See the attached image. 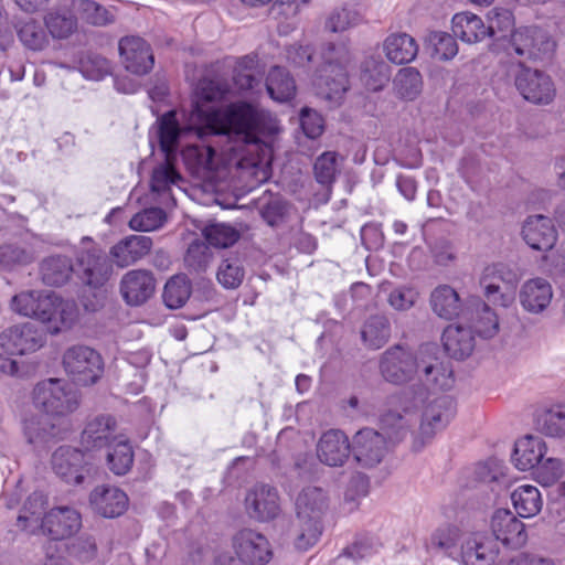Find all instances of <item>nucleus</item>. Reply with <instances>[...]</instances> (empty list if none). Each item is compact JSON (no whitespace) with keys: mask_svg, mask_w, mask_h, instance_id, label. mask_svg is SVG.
<instances>
[{"mask_svg":"<svg viewBox=\"0 0 565 565\" xmlns=\"http://www.w3.org/2000/svg\"><path fill=\"white\" fill-rule=\"evenodd\" d=\"M228 90L225 81L218 77H203L196 84L191 109L183 111L182 125L177 119L174 110L158 118L157 137L167 158L175 152L180 139L188 136L204 139L207 136L224 135L245 145H255L260 140L264 115L254 105L236 102L223 110L205 106L206 103L221 100Z\"/></svg>","mask_w":565,"mask_h":565,"instance_id":"nucleus-1","label":"nucleus"},{"mask_svg":"<svg viewBox=\"0 0 565 565\" xmlns=\"http://www.w3.org/2000/svg\"><path fill=\"white\" fill-rule=\"evenodd\" d=\"M12 309L45 324V333L56 334L68 329L77 319V307L73 300H64L54 292H21L13 297Z\"/></svg>","mask_w":565,"mask_h":565,"instance_id":"nucleus-2","label":"nucleus"},{"mask_svg":"<svg viewBox=\"0 0 565 565\" xmlns=\"http://www.w3.org/2000/svg\"><path fill=\"white\" fill-rule=\"evenodd\" d=\"M45 499L46 497H25L17 525L30 532L41 527L54 541L75 534L82 525L81 514L68 507H57L44 513Z\"/></svg>","mask_w":565,"mask_h":565,"instance_id":"nucleus-3","label":"nucleus"},{"mask_svg":"<svg viewBox=\"0 0 565 565\" xmlns=\"http://www.w3.org/2000/svg\"><path fill=\"white\" fill-rule=\"evenodd\" d=\"M507 467L495 458H491L486 462H479L473 468L463 471L461 488L466 491H478L480 493L500 494L507 492L509 494H523L539 490L529 483H522L521 479H512L505 473Z\"/></svg>","mask_w":565,"mask_h":565,"instance_id":"nucleus-4","label":"nucleus"},{"mask_svg":"<svg viewBox=\"0 0 565 565\" xmlns=\"http://www.w3.org/2000/svg\"><path fill=\"white\" fill-rule=\"evenodd\" d=\"M323 63L313 79L317 94L333 103L340 104L349 88L347 64L350 62V51L345 43H328L322 51Z\"/></svg>","mask_w":565,"mask_h":565,"instance_id":"nucleus-5","label":"nucleus"},{"mask_svg":"<svg viewBox=\"0 0 565 565\" xmlns=\"http://www.w3.org/2000/svg\"><path fill=\"white\" fill-rule=\"evenodd\" d=\"M327 497H297L296 518L286 531V540L298 551H308L319 541Z\"/></svg>","mask_w":565,"mask_h":565,"instance_id":"nucleus-6","label":"nucleus"},{"mask_svg":"<svg viewBox=\"0 0 565 565\" xmlns=\"http://www.w3.org/2000/svg\"><path fill=\"white\" fill-rule=\"evenodd\" d=\"M232 546L237 558L222 554L214 565H266L274 555L268 539L252 529L238 531L232 539Z\"/></svg>","mask_w":565,"mask_h":565,"instance_id":"nucleus-7","label":"nucleus"},{"mask_svg":"<svg viewBox=\"0 0 565 565\" xmlns=\"http://www.w3.org/2000/svg\"><path fill=\"white\" fill-rule=\"evenodd\" d=\"M33 403L46 415L65 416L79 406V393L60 379H47L33 390Z\"/></svg>","mask_w":565,"mask_h":565,"instance_id":"nucleus-8","label":"nucleus"},{"mask_svg":"<svg viewBox=\"0 0 565 565\" xmlns=\"http://www.w3.org/2000/svg\"><path fill=\"white\" fill-rule=\"evenodd\" d=\"M456 415V404L448 395L430 401L423 411L418 430L413 434L412 448L420 451L444 430Z\"/></svg>","mask_w":565,"mask_h":565,"instance_id":"nucleus-9","label":"nucleus"},{"mask_svg":"<svg viewBox=\"0 0 565 565\" xmlns=\"http://www.w3.org/2000/svg\"><path fill=\"white\" fill-rule=\"evenodd\" d=\"M83 244L76 252L75 275L86 286L102 287L110 277L113 265L107 254L92 238L84 237Z\"/></svg>","mask_w":565,"mask_h":565,"instance_id":"nucleus-10","label":"nucleus"},{"mask_svg":"<svg viewBox=\"0 0 565 565\" xmlns=\"http://www.w3.org/2000/svg\"><path fill=\"white\" fill-rule=\"evenodd\" d=\"M555 49L556 43L547 31L539 26H523L511 33L508 52L525 61H546Z\"/></svg>","mask_w":565,"mask_h":565,"instance_id":"nucleus-11","label":"nucleus"},{"mask_svg":"<svg viewBox=\"0 0 565 565\" xmlns=\"http://www.w3.org/2000/svg\"><path fill=\"white\" fill-rule=\"evenodd\" d=\"M63 366L68 376L78 385L95 384L104 372L100 354L86 345H73L63 354Z\"/></svg>","mask_w":565,"mask_h":565,"instance_id":"nucleus-12","label":"nucleus"},{"mask_svg":"<svg viewBox=\"0 0 565 565\" xmlns=\"http://www.w3.org/2000/svg\"><path fill=\"white\" fill-rule=\"evenodd\" d=\"M51 463L55 475L68 484L95 483L94 468L86 462L84 452L77 448L58 447L52 455Z\"/></svg>","mask_w":565,"mask_h":565,"instance_id":"nucleus-13","label":"nucleus"},{"mask_svg":"<svg viewBox=\"0 0 565 565\" xmlns=\"http://www.w3.org/2000/svg\"><path fill=\"white\" fill-rule=\"evenodd\" d=\"M416 379L427 390H448L452 385V370L441 360L440 350L435 343L418 348V372Z\"/></svg>","mask_w":565,"mask_h":565,"instance_id":"nucleus-14","label":"nucleus"},{"mask_svg":"<svg viewBox=\"0 0 565 565\" xmlns=\"http://www.w3.org/2000/svg\"><path fill=\"white\" fill-rule=\"evenodd\" d=\"M514 84L521 96L535 105H548L556 96V87L552 77L545 72L519 65Z\"/></svg>","mask_w":565,"mask_h":565,"instance_id":"nucleus-15","label":"nucleus"},{"mask_svg":"<svg viewBox=\"0 0 565 565\" xmlns=\"http://www.w3.org/2000/svg\"><path fill=\"white\" fill-rule=\"evenodd\" d=\"M380 371L390 383L404 384L416 379L418 372V349L415 352L394 345L381 356Z\"/></svg>","mask_w":565,"mask_h":565,"instance_id":"nucleus-16","label":"nucleus"},{"mask_svg":"<svg viewBox=\"0 0 565 565\" xmlns=\"http://www.w3.org/2000/svg\"><path fill=\"white\" fill-rule=\"evenodd\" d=\"M44 328L35 322L12 326L0 333V348L9 354H28L35 352L45 343Z\"/></svg>","mask_w":565,"mask_h":565,"instance_id":"nucleus-17","label":"nucleus"},{"mask_svg":"<svg viewBox=\"0 0 565 565\" xmlns=\"http://www.w3.org/2000/svg\"><path fill=\"white\" fill-rule=\"evenodd\" d=\"M391 450L384 434L373 429H360L352 438V455L358 465L373 468L381 463Z\"/></svg>","mask_w":565,"mask_h":565,"instance_id":"nucleus-18","label":"nucleus"},{"mask_svg":"<svg viewBox=\"0 0 565 565\" xmlns=\"http://www.w3.org/2000/svg\"><path fill=\"white\" fill-rule=\"evenodd\" d=\"M119 54L126 70L136 75L148 74L154 65L151 46L138 35H127L119 40Z\"/></svg>","mask_w":565,"mask_h":565,"instance_id":"nucleus-19","label":"nucleus"},{"mask_svg":"<svg viewBox=\"0 0 565 565\" xmlns=\"http://www.w3.org/2000/svg\"><path fill=\"white\" fill-rule=\"evenodd\" d=\"M491 529L497 544L500 541L511 548H520L527 541L524 523L518 520L511 511H495L492 516Z\"/></svg>","mask_w":565,"mask_h":565,"instance_id":"nucleus-20","label":"nucleus"},{"mask_svg":"<svg viewBox=\"0 0 565 565\" xmlns=\"http://www.w3.org/2000/svg\"><path fill=\"white\" fill-rule=\"evenodd\" d=\"M156 279L151 271L134 269L126 273L120 281V292L130 306L146 302L154 292Z\"/></svg>","mask_w":565,"mask_h":565,"instance_id":"nucleus-21","label":"nucleus"},{"mask_svg":"<svg viewBox=\"0 0 565 565\" xmlns=\"http://www.w3.org/2000/svg\"><path fill=\"white\" fill-rule=\"evenodd\" d=\"M352 452V443L339 429H330L322 434L317 445L319 460L330 467L342 466Z\"/></svg>","mask_w":565,"mask_h":565,"instance_id":"nucleus-22","label":"nucleus"},{"mask_svg":"<svg viewBox=\"0 0 565 565\" xmlns=\"http://www.w3.org/2000/svg\"><path fill=\"white\" fill-rule=\"evenodd\" d=\"M522 235L525 243L533 249L547 252L557 241V231L552 220L544 215H531L523 224Z\"/></svg>","mask_w":565,"mask_h":565,"instance_id":"nucleus-23","label":"nucleus"},{"mask_svg":"<svg viewBox=\"0 0 565 565\" xmlns=\"http://www.w3.org/2000/svg\"><path fill=\"white\" fill-rule=\"evenodd\" d=\"M152 247V239L145 235H129L120 239L110 248V256L115 265L126 268L143 258Z\"/></svg>","mask_w":565,"mask_h":565,"instance_id":"nucleus-24","label":"nucleus"},{"mask_svg":"<svg viewBox=\"0 0 565 565\" xmlns=\"http://www.w3.org/2000/svg\"><path fill=\"white\" fill-rule=\"evenodd\" d=\"M116 419L110 415H100L87 423L82 433L81 443L86 449H99L118 440L115 436Z\"/></svg>","mask_w":565,"mask_h":565,"instance_id":"nucleus-25","label":"nucleus"},{"mask_svg":"<svg viewBox=\"0 0 565 565\" xmlns=\"http://www.w3.org/2000/svg\"><path fill=\"white\" fill-rule=\"evenodd\" d=\"M498 544L491 536L476 533L461 547L465 565H492L498 556Z\"/></svg>","mask_w":565,"mask_h":565,"instance_id":"nucleus-26","label":"nucleus"},{"mask_svg":"<svg viewBox=\"0 0 565 565\" xmlns=\"http://www.w3.org/2000/svg\"><path fill=\"white\" fill-rule=\"evenodd\" d=\"M552 298V286L544 278L526 280L522 285L519 294L522 308L534 315L543 312L550 306Z\"/></svg>","mask_w":565,"mask_h":565,"instance_id":"nucleus-27","label":"nucleus"},{"mask_svg":"<svg viewBox=\"0 0 565 565\" xmlns=\"http://www.w3.org/2000/svg\"><path fill=\"white\" fill-rule=\"evenodd\" d=\"M545 451L546 445L540 437L526 435L515 441L511 459L516 469L526 471L541 462Z\"/></svg>","mask_w":565,"mask_h":565,"instance_id":"nucleus-28","label":"nucleus"},{"mask_svg":"<svg viewBox=\"0 0 565 565\" xmlns=\"http://www.w3.org/2000/svg\"><path fill=\"white\" fill-rule=\"evenodd\" d=\"M473 332L471 327L448 326L443 333V343L449 356L456 360L468 358L475 349Z\"/></svg>","mask_w":565,"mask_h":565,"instance_id":"nucleus-29","label":"nucleus"},{"mask_svg":"<svg viewBox=\"0 0 565 565\" xmlns=\"http://www.w3.org/2000/svg\"><path fill=\"white\" fill-rule=\"evenodd\" d=\"M383 50L390 62L402 65L415 60L418 53V44L407 33H392L385 39Z\"/></svg>","mask_w":565,"mask_h":565,"instance_id":"nucleus-30","label":"nucleus"},{"mask_svg":"<svg viewBox=\"0 0 565 565\" xmlns=\"http://www.w3.org/2000/svg\"><path fill=\"white\" fill-rule=\"evenodd\" d=\"M23 430L29 444L35 448H43L54 441L60 428L46 415H32L24 420Z\"/></svg>","mask_w":565,"mask_h":565,"instance_id":"nucleus-31","label":"nucleus"},{"mask_svg":"<svg viewBox=\"0 0 565 565\" xmlns=\"http://www.w3.org/2000/svg\"><path fill=\"white\" fill-rule=\"evenodd\" d=\"M433 311L440 318L450 320L462 311V302L458 292L449 285L436 287L430 295Z\"/></svg>","mask_w":565,"mask_h":565,"instance_id":"nucleus-32","label":"nucleus"},{"mask_svg":"<svg viewBox=\"0 0 565 565\" xmlns=\"http://www.w3.org/2000/svg\"><path fill=\"white\" fill-rule=\"evenodd\" d=\"M40 271L45 285L58 287L68 281L75 268L67 256L53 255L42 260Z\"/></svg>","mask_w":565,"mask_h":565,"instance_id":"nucleus-33","label":"nucleus"},{"mask_svg":"<svg viewBox=\"0 0 565 565\" xmlns=\"http://www.w3.org/2000/svg\"><path fill=\"white\" fill-rule=\"evenodd\" d=\"M454 35L467 43H476L487 38L488 31L482 19L470 12H460L452 18Z\"/></svg>","mask_w":565,"mask_h":565,"instance_id":"nucleus-34","label":"nucleus"},{"mask_svg":"<svg viewBox=\"0 0 565 565\" xmlns=\"http://www.w3.org/2000/svg\"><path fill=\"white\" fill-rule=\"evenodd\" d=\"M265 85L268 95L279 103L292 99L296 94L294 78L290 76L289 72L281 66L270 68Z\"/></svg>","mask_w":565,"mask_h":565,"instance_id":"nucleus-35","label":"nucleus"},{"mask_svg":"<svg viewBox=\"0 0 565 565\" xmlns=\"http://www.w3.org/2000/svg\"><path fill=\"white\" fill-rule=\"evenodd\" d=\"M414 422L415 418L408 412L401 414L398 412L390 411L381 416L380 428L390 445H395L407 436V433Z\"/></svg>","mask_w":565,"mask_h":565,"instance_id":"nucleus-36","label":"nucleus"},{"mask_svg":"<svg viewBox=\"0 0 565 565\" xmlns=\"http://www.w3.org/2000/svg\"><path fill=\"white\" fill-rule=\"evenodd\" d=\"M471 313V329L482 338H492L499 331L497 313L481 299H475Z\"/></svg>","mask_w":565,"mask_h":565,"instance_id":"nucleus-37","label":"nucleus"},{"mask_svg":"<svg viewBox=\"0 0 565 565\" xmlns=\"http://www.w3.org/2000/svg\"><path fill=\"white\" fill-rule=\"evenodd\" d=\"M391 327L384 316H372L363 324L361 338L363 343L373 350L382 348L390 339Z\"/></svg>","mask_w":565,"mask_h":565,"instance_id":"nucleus-38","label":"nucleus"},{"mask_svg":"<svg viewBox=\"0 0 565 565\" xmlns=\"http://www.w3.org/2000/svg\"><path fill=\"white\" fill-rule=\"evenodd\" d=\"M192 294V284L185 275H175L164 285L162 299L169 309L182 308Z\"/></svg>","mask_w":565,"mask_h":565,"instance_id":"nucleus-39","label":"nucleus"},{"mask_svg":"<svg viewBox=\"0 0 565 565\" xmlns=\"http://www.w3.org/2000/svg\"><path fill=\"white\" fill-rule=\"evenodd\" d=\"M47 32L53 39L70 38L77 30L76 17L65 10L51 11L44 17Z\"/></svg>","mask_w":565,"mask_h":565,"instance_id":"nucleus-40","label":"nucleus"},{"mask_svg":"<svg viewBox=\"0 0 565 565\" xmlns=\"http://www.w3.org/2000/svg\"><path fill=\"white\" fill-rule=\"evenodd\" d=\"M245 274L242 259L236 255H231L221 262L216 278L225 289L233 290L242 285Z\"/></svg>","mask_w":565,"mask_h":565,"instance_id":"nucleus-41","label":"nucleus"},{"mask_svg":"<svg viewBox=\"0 0 565 565\" xmlns=\"http://www.w3.org/2000/svg\"><path fill=\"white\" fill-rule=\"evenodd\" d=\"M15 29L22 44L30 50L41 51L49 43L46 31L34 19L19 22Z\"/></svg>","mask_w":565,"mask_h":565,"instance_id":"nucleus-42","label":"nucleus"},{"mask_svg":"<svg viewBox=\"0 0 565 565\" xmlns=\"http://www.w3.org/2000/svg\"><path fill=\"white\" fill-rule=\"evenodd\" d=\"M391 78L388 65L376 58H369L362 65V81L367 89L377 92L382 89Z\"/></svg>","mask_w":565,"mask_h":565,"instance_id":"nucleus-43","label":"nucleus"},{"mask_svg":"<svg viewBox=\"0 0 565 565\" xmlns=\"http://www.w3.org/2000/svg\"><path fill=\"white\" fill-rule=\"evenodd\" d=\"M480 287L483 291L488 290V285L497 286H518V274L504 264H493L487 266L480 277Z\"/></svg>","mask_w":565,"mask_h":565,"instance_id":"nucleus-44","label":"nucleus"},{"mask_svg":"<svg viewBox=\"0 0 565 565\" xmlns=\"http://www.w3.org/2000/svg\"><path fill=\"white\" fill-rule=\"evenodd\" d=\"M279 497H246L248 515L259 522L275 519L280 512Z\"/></svg>","mask_w":565,"mask_h":565,"instance_id":"nucleus-45","label":"nucleus"},{"mask_svg":"<svg viewBox=\"0 0 565 565\" xmlns=\"http://www.w3.org/2000/svg\"><path fill=\"white\" fill-rule=\"evenodd\" d=\"M288 202L279 195H270L269 199H260L259 214L262 218L271 227L282 224L289 213Z\"/></svg>","mask_w":565,"mask_h":565,"instance_id":"nucleus-46","label":"nucleus"},{"mask_svg":"<svg viewBox=\"0 0 565 565\" xmlns=\"http://www.w3.org/2000/svg\"><path fill=\"white\" fill-rule=\"evenodd\" d=\"M134 462L132 447L127 439H118L107 454L109 469L118 475L127 473Z\"/></svg>","mask_w":565,"mask_h":565,"instance_id":"nucleus-47","label":"nucleus"},{"mask_svg":"<svg viewBox=\"0 0 565 565\" xmlns=\"http://www.w3.org/2000/svg\"><path fill=\"white\" fill-rule=\"evenodd\" d=\"M394 87L398 96L412 100L422 92V75L414 67L401 68L394 79Z\"/></svg>","mask_w":565,"mask_h":565,"instance_id":"nucleus-48","label":"nucleus"},{"mask_svg":"<svg viewBox=\"0 0 565 565\" xmlns=\"http://www.w3.org/2000/svg\"><path fill=\"white\" fill-rule=\"evenodd\" d=\"M514 18L509 9L494 8L488 13L487 36L495 40L505 39L513 32Z\"/></svg>","mask_w":565,"mask_h":565,"instance_id":"nucleus-49","label":"nucleus"},{"mask_svg":"<svg viewBox=\"0 0 565 565\" xmlns=\"http://www.w3.org/2000/svg\"><path fill=\"white\" fill-rule=\"evenodd\" d=\"M363 14L355 6H344L332 11L326 22L331 32H342L362 23Z\"/></svg>","mask_w":565,"mask_h":565,"instance_id":"nucleus-50","label":"nucleus"},{"mask_svg":"<svg viewBox=\"0 0 565 565\" xmlns=\"http://www.w3.org/2000/svg\"><path fill=\"white\" fill-rule=\"evenodd\" d=\"M203 236L210 245L226 248L236 243L241 234L230 224L211 223L203 228Z\"/></svg>","mask_w":565,"mask_h":565,"instance_id":"nucleus-51","label":"nucleus"},{"mask_svg":"<svg viewBox=\"0 0 565 565\" xmlns=\"http://www.w3.org/2000/svg\"><path fill=\"white\" fill-rule=\"evenodd\" d=\"M540 433L551 437L565 435V409L555 408L541 413L535 420Z\"/></svg>","mask_w":565,"mask_h":565,"instance_id":"nucleus-52","label":"nucleus"},{"mask_svg":"<svg viewBox=\"0 0 565 565\" xmlns=\"http://www.w3.org/2000/svg\"><path fill=\"white\" fill-rule=\"evenodd\" d=\"M167 220L161 207H149L135 214L129 221V227L138 232H151L160 228Z\"/></svg>","mask_w":565,"mask_h":565,"instance_id":"nucleus-53","label":"nucleus"},{"mask_svg":"<svg viewBox=\"0 0 565 565\" xmlns=\"http://www.w3.org/2000/svg\"><path fill=\"white\" fill-rule=\"evenodd\" d=\"M92 509L104 518L121 515L128 508L129 497H89Z\"/></svg>","mask_w":565,"mask_h":565,"instance_id":"nucleus-54","label":"nucleus"},{"mask_svg":"<svg viewBox=\"0 0 565 565\" xmlns=\"http://www.w3.org/2000/svg\"><path fill=\"white\" fill-rule=\"evenodd\" d=\"M427 44L433 49L431 54L439 60H450L458 53L455 38L446 32H430L427 36Z\"/></svg>","mask_w":565,"mask_h":565,"instance_id":"nucleus-55","label":"nucleus"},{"mask_svg":"<svg viewBox=\"0 0 565 565\" xmlns=\"http://www.w3.org/2000/svg\"><path fill=\"white\" fill-rule=\"evenodd\" d=\"M78 9L83 18L96 26H105L115 22V14L104 6L93 0H79Z\"/></svg>","mask_w":565,"mask_h":565,"instance_id":"nucleus-56","label":"nucleus"},{"mask_svg":"<svg viewBox=\"0 0 565 565\" xmlns=\"http://www.w3.org/2000/svg\"><path fill=\"white\" fill-rule=\"evenodd\" d=\"M35 259L32 249L14 244L0 246V267L9 268L14 265H29Z\"/></svg>","mask_w":565,"mask_h":565,"instance_id":"nucleus-57","label":"nucleus"},{"mask_svg":"<svg viewBox=\"0 0 565 565\" xmlns=\"http://www.w3.org/2000/svg\"><path fill=\"white\" fill-rule=\"evenodd\" d=\"M212 258L209 246L202 241H193L185 253V266L196 273L204 271Z\"/></svg>","mask_w":565,"mask_h":565,"instance_id":"nucleus-58","label":"nucleus"},{"mask_svg":"<svg viewBox=\"0 0 565 565\" xmlns=\"http://www.w3.org/2000/svg\"><path fill=\"white\" fill-rule=\"evenodd\" d=\"M313 171L318 183L324 186L331 185L338 173L337 153L324 152L319 156L316 159Z\"/></svg>","mask_w":565,"mask_h":565,"instance_id":"nucleus-59","label":"nucleus"},{"mask_svg":"<svg viewBox=\"0 0 565 565\" xmlns=\"http://www.w3.org/2000/svg\"><path fill=\"white\" fill-rule=\"evenodd\" d=\"M380 546L381 544L377 539L373 536H361L344 550L342 556L360 561L376 553Z\"/></svg>","mask_w":565,"mask_h":565,"instance_id":"nucleus-60","label":"nucleus"},{"mask_svg":"<svg viewBox=\"0 0 565 565\" xmlns=\"http://www.w3.org/2000/svg\"><path fill=\"white\" fill-rule=\"evenodd\" d=\"M562 473V463L558 459L547 458L546 460H541L540 463L535 466V480L547 487L554 483Z\"/></svg>","mask_w":565,"mask_h":565,"instance_id":"nucleus-61","label":"nucleus"},{"mask_svg":"<svg viewBox=\"0 0 565 565\" xmlns=\"http://www.w3.org/2000/svg\"><path fill=\"white\" fill-rule=\"evenodd\" d=\"M68 553L82 562L92 561L97 554L96 541L90 535H81L68 545Z\"/></svg>","mask_w":565,"mask_h":565,"instance_id":"nucleus-62","label":"nucleus"},{"mask_svg":"<svg viewBox=\"0 0 565 565\" xmlns=\"http://www.w3.org/2000/svg\"><path fill=\"white\" fill-rule=\"evenodd\" d=\"M460 531L455 525H445L439 527L431 536V544L446 553L457 546Z\"/></svg>","mask_w":565,"mask_h":565,"instance_id":"nucleus-63","label":"nucleus"},{"mask_svg":"<svg viewBox=\"0 0 565 565\" xmlns=\"http://www.w3.org/2000/svg\"><path fill=\"white\" fill-rule=\"evenodd\" d=\"M417 298L415 289L401 286L390 292L387 301L395 310L405 311L415 305Z\"/></svg>","mask_w":565,"mask_h":565,"instance_id":"nucleus-64","label":"nucleus"}]
</instances>
